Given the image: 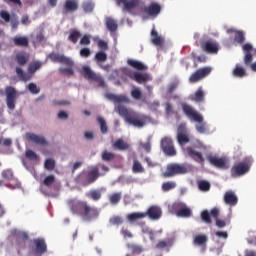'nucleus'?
<instances>
[{
	"instance_id": "1",
	"label": "nucleus",
	"mask_w": 256,
	"mask_h": 256,
	"mask_svg": "<svg viewBox=\"0 0 256 256\" xmlns=\"http://www.w3.org/2000/svg\"><path fill=\"white\" fill-rule=\"evenodd\" d=\"M143 1L141 0H116L118 7H122L123 13H129L135 15V10L140 9L142 15L147 17H157L161 13V5L156 2H152L148 6H141Z\"/></svg>"
},
{
	"instance_id": "2",
	"label": "nucleus",
	"mask_w": 256,
	"mask_h": 256,
	"mask_svg": "<svg viewBox=\"0 0 256 256\" xmlns=\"http://www.w3.org/2000/svg\"><path fill=\"white\" fill-rule=\"evenodd\" d=\"M67 205L73 215L80 217L83 221L92 222L99 218V209L90 206L86 201L70 199Z\"/></svg>"
},
{
	"instance_id": "3",
	"label": "nucleus",
	"mask_w": 256,
	"mask_h": 256,
	"mask_svg": "<svg viewBox=\"0 0 256 256\" xmlns=\"http://www.w3.org/2000/svg\"><path fill=\"white\" fill-rule=\"evenodd\" d=\"M118 113L121 117H124L125 121L129 123V125H133V127H138L139 129L143 128L144 125H147V116L139 115L136 112H129L127 107L119 104Z\"/></svg>"
},
{
	"instance_id": "4",
	"label": "nucleus",
	"mask_w": 256,
	"mask_h": 256,
	"mask_svg": "<svg viewBox=\"0 0 256 256\" xmlns=\"http://www.w3.org/2000/svg\"><path fill=\"white\" fill-rule=\"evenodd\" d=\"M182 111L190 119L191 121H195L196 123H200L196 125V129L198 133H205V124H203V116L199 112L196 111L193 106L187 104V103H182L181 104Z\"/></svg>"
},
{
	"instance_id": "5",
	"label": "nucleus",
	"mask_w": 256,
	"mask_h": 256,
	"mask_svg": "<svg viewBox=\"0 0 256 256\" xmlns=\"http://www.w3.org/2000/svg\"><path fill=\"white\" fill-rule=\"evenodd\" d=\"M43 67V62L41 61H33L28 65V73L23 72V69L21 67H16V75L20 81H23L24 83H27V81H31L33 78L34 73H37L39 69Z\"/></svg>"
},
{
	"instance_id": "6",
	"label": "nucleus",
	"mask_w": 256,
	"mask_h": 256,
	"mask_svg": "<svg viewBox=\"0 0 256 256\" xmlns=\"http://www.w3.org/2000/svg\"><path fill=\"white\" fill-rule=\"evenodd\" d=\"M251 165H253V159L251 157H246L242 162L234 164L231 168V177H243L247 175L251 170Z\"/></svg>"
},
{
	"instance_id": "7",
	"label": "nucleus",
	"mask_w": 256,
	"mask_h": 256,
	"mask_svg": "<svg viewBox=\"0 0 256 256\" xmlns=\"http://www.w3.org/2000/svg\"><path fill=\"white\" fill-rule=\"evenodd\" d=\"M191 171V166L188 164H169L166 171L163 173V177H175V175H185Z\"/></svg>"
},
{
	"instance_id": "8",
	"label": "nucleus",
	"mask_w": 256,
	"mask_h": 256,
	"mask_svg": "<svg viewBox=\"0 0 256 256\" xmlns=\"http://www.w3.org/2000/svg\"><path fill=\"white\" fill-rule=\"evenodd\" d=\"M81 75L84 77V79H87V81H94L95 83H98L99 87H106L103 76L93 72L89 66L82 67Z\"/></svg>"
},
{
	"instance_id": "9",
	"label": "nucleus",
	"mask_w": 256,
	"mask_h": 256,
	"mask_svg": "<svg viewBox=\"0 0 256 256\" xmlns=\"http://www.w3.org/2000/svg\"><path fill=\"white\" fill-rule=\"evenodd\" d=\"M160 147L168 157H175L177 155V150H175V146L173 145V140L170 137L162 138L160 142Z\"/></svg>"
},
{
	"instance_id": "10",
	"label": "nucleus",
	"mask_w": 256,
	"mask_h": 256,
	"mask_svg": "<svg viewBox=\"0 0 256 256\" xmlns=\"http://www.w3.org/2000/svg\"><path fill=\"white\" fill-rule=\"evenodd\" d=\"M48 58L52 61V63H61L62 65H66L68 67H73L75 65L71 58L57 52H51L48 55Z\"/></svg>"
},
{
	"instance_id": "11",
	"label": "nucleus",
	"mask_w": 256,
	"mask_h": 256,
	"mask_svg": "<svg viewBox=\"0 0 256 256\" xmlns=\"http://www.w3.org/2000/svg\"><path fill=\"white\" fill-rule=\"evenodd\" d=\"M211 71H213L211 67H203L198 69L196 72L191 74L189 78L190 83H199L201 79H205V77H208V75H211Z\"/></svg>"
},
{
	"instance_id": "12",
	"label": "nucleus",
	"mask_w": 256,
	"mask_h": 256,
	"mask_svg": "<svg viewBox=\"0 0 256 256\" xmlns=\"http://www.w3.org/2000/svg\"><path fill=\"white\" fill-rule=\"evenodd\" d=\"M5 93H6V105L8 109L13 111V109H15V102H16L15 99H17V91L15 90V88L8 86L5 89Z\"/></svg>"
},
{
	"instance_id": "13",
	"label": "nucleus",
	"mask_w": 256,
	"mask_h": 256,
	"mask_svg": "<svg viewBox=\"0 0 256 256\" xmlns=\"http://www.w3.org/2000/svg\"><path fill=\"white\" fill-rule=\"evenodd\" d=\"M172 209L175 210L177 217L190 218L192 215L191 209L187 208L184 203H174Z\"/></svg>"
},
{
	"instance_id": "14",
	"label": "nucleus",
	"mask_w": 256,
	"mask_h": 256,
	"mask_svg": "<svg viewBox=\"0 0 256 256\" xmlns=\"http://www.w3.org/2000/svg\"><path fill=\"white\" fill-rule=\"evenodd\" d=\"M207 160L209 161L210 164L213 165V167H216V169H229V163L225 158H219L217 156L208 155Z\"/></svg>"
},
{
	"instance_id": "15",
	"label": "nucleus",
	"mask_w": 256,
	"mask_h": 256,
	"mask_svg": "<svg viewBox=\"0 0 256 256\" xmlns=\"http://www.w3.org/2000/svg\"><path fill=\"white\" fill-rule=\"evenodd\" d=\"M207 242H209V237L206 234H198L194 236V240H192V244L195 247H201V252L204 253L206 251Z\"/></svg>"
},
{
	"instance_id": "16",
	"label": "nucleus",
	"mask_w": 256,
	"mask_h": 256,
	"mask_svg": "<svg viewBox=\"0 0 256 256\" xmlns=\"http://www.w3.org/2000/svg\"><path fill=\"white\" fill-rule=\"evenodd\" d=\"M76 11H79V2L77 0H66L62 8L63 15L75 13Z\"/></svg>"
},
{
	"instance_id": "17",
	"label": "nucleus",
	"mask_w": 256,
	"mask_h": 256,
	"mask_svg": "<svg viewBox=\"0 0 256 256\" xmlns=\"http://www.w3.org/2000/svg\"><path fill=\"white\" fill-rule=\"evenodd\" d=\"M201 47L205 53H210L211 55H217L219 53V44L215 41L208 40L202 43Z\"/></svg>"
},
{
	"instance_id": "18",
	"label": "nucleus",
	"mask_w": 256,
	"mask_h": 256,
	"mask_svg": "<svg viewBox=\"0 0 256 256\" xmlns=\"http://www.w3.org/2000/svg\"><path fill=\"white\" fill-rule=\"evenodd\" d=\"M33 244L36 247L35 252L42 255L48 251V245L42 238H36L33 240Z\"/></svg>"
},
{
	"instance_id": "19",
	"label": "nucleus",
	"mask_w": 256,
	"mask_h": 256,
	"mask_svg": "<svg viewBox=\"0 0 256 256\" xmlns=\"http://www.w3.org/2000/svg\"><path fill=\"white\" fill-rule=\"evenodd\" d=\"M144 214L148 216L151 220H158L161 218L162 211L161 208L158 206H151Z\"/></svg>"
},
{
	"instance_id": "20",
	"label": "nucleus",
	"mask_w": 256,
	"mask_h": 256,
	"mask_svg": "<svg viewBox=\"0 0 256 256\" xmlns=\"http://www.w3.org/2000/svg\"><path fill=\"white\" fill-rule=\"evenodd\" d=\"M177 141L179 145H187L190 141L189 135H187V130H185V127L183 126H179L178 128Z\"/></svg>"
},
{
	"instance_id": "21",
	"label": "nucleus",
	"mask_w": 256,
	"mask_h": 256,
	"mask_svg": "<svg viewBox=\"0 0 256 256\" xmlns=\"http://www.w3.org/2000/svg\"><path fill=\"white\" fill-rule=\"evenodd\" d=\"M26 139L28 141H31L32 143H35L36 145H47V140H45V137L39 136L34 133H27L26 134Z\"/></svg>"
},
{
	"instance_id": "22",
	"label": "nucleus",
	"mask_w": 256,
	"mask_h": 256,
	"mask_svg": "<svg viewBox=\"0 0 256 256\" xmlns=\"http://www.w3.org/2000/svg\"><path fill=\"white\" fill-rule=\"evenodd\" d=\"M106 99L113 103H130L131 100L126 95H115L113 93H107Z\"/></svg>"
},
{
	"instance_id": "23",
	"label": "nucleus",
	"mask_w": 256,
	"mask_h": 256,
	"mask_svg": "<svg viewBox=\"0 0 256 256\" xmlns=\"http://www.w3.org/2000/svg\"><path fill=\"white\" fill-rule=\"evenodd\" d=\"M127 77L132 79V81H136V83H145L147 81V77L140 72L127 71Z\"/></svg>"
},
{
	"instance_id": "24",
	"label": "nucleus",
	"mask_w": 256,
	"mask_h": 256,
	"mask_svg": "<svg viewBox=\"0 0 256 256\" xmlns=\"http://www.w3.org/2000/svg\"><path fill=\"white\" fill-rule=\"evenodd\" d=\"M96 179H99V168L97 166H94L90 171H88V185H91V183H95Z\"/></svg>"
},
{
	"instance_id": "25",
	"label": "nucleus",
	"mask_w": 256,
	"mask_h": 256,
	"mask_svg": "<svg viewBox=\"0 0 256 256\" xmlns=\"http://www.w3.org/2000/svg\"><path fill=\"white\" fill-rule=\"evenodd\" d=\"M15 47H29V38L27 36H16L13 38Z\"/></svg>"
},
{
	"instance_id": "26",
	"label": "nucleus",
	"mask_w": 256,
	"mask_h": 256,
	"mask_svg": "<svg viewBox=\"0 0 256 256\" xmlns=\"http://www.w3.org/2000/svg\"><path fill=\"white\" fill-rule=\"evenodd\" d=\"M151 36V43H153V45H156L157 47H161V45H163L164 40L163 38H161V36H159V33H157V30H155V28L152 29Z\"/></svg>"
},
{
	"instance_id": "27",
	"label": "nucleus",
	"mask_w": 256,
	"mask_h": 256,
	"mask_svg": "<svg viewBox=\"0 0 256 256\" xmlns=\"http://www.w3.org/2000/svg\"><path fill=\"white\" fill-rule=\"evenodd\" d=\"M15 61L20 65V67H23L27 65V61H29V56H27V53L25 52H19L16 54Z\"/></svg>"
},
{
	"instance_id": "28",
	"label": "nucleus",
	"mask_w": 256,
	"mask_h": 256,
	"mask_svg": "<svg viewBox=\"0 0 256 256\" xmlns=\"http://www.w3.org/2000/svg\"><path fill=\"white\" fill-rule=\"evenodd\" d=\"M192 101H195V103L205 102V91H203V88L197 89V91L194 93V96L192 97Z\"/></svg>"
},
{
	"instance_id": "29",
	"label": "nucleus",
	"mask_w": 256,
	"mask_h": 256,
	"mask_svg": "<svg viewBox=\"0 0 256 256\" xmlns=\"http://www.w3.org/2000/svg\"><path fill=\"white\" fill-rule=\"evenodd\" d=\"M127 63L130 65V67H133V69H137L138 71L147 70V66H145V64H143L141 61L129 59Z\"/></svg>"
},
{
	"instance_id": "30",
	"label": "nucleus",
	"mask_w": 256,
	"mask_h": 256,
	"mask_svg": "<svg viewBox=\"0 0 256 256\" xmlns=\"http://www.w3.org/2000/svg\"><path fill=\"white\" fill-rule=\"evenodd\" d=\"M113 148L117 149L118 151H127L129 149V144L123 139H118L113 144Z\"/></svg>"
},
{
	"instance_id": "31",
	"label": "nucleus",
	"mask_w": 256,
	"mask_h": 256,
	"mask_svg": "<svg viewBox=\"0 0 256 256\" xmlns=\"http://www.w3.org/2000/svg\"><path fill=\"white\" fill-rule=\"evenodd\" d=\"M106 27L108 31H110V33H115L119 25L117 24V21H115L113 18H106Z\"/></svg>"
},
{
	"instance_id": "32",
	"label": "nucleus",
	"mask_w": 256,
	"mask_h": 256,
	"mask_svg": "<svg viewBox=\"0 0 256 256\" xmlns=\"http://www.w3.org/2000/svg\"><path fill=\"white\" fill-rule=\"evenodd\" d=\"M232 75L234 77H238L241 79V78L245 77V75H247V71L245 70V68H243L242 66L237 64L235 66V68L233 69Z\"/></svg>"
},
{
	"instance_id": "33",
	"label": "nucleus",
	"mask_w": 256,
	"mask_h": 256,
	"mask_svg": "<svg viewBox=\"0 0 256 256\" xmlns=\"http://www.w3.org/2000/svg\"><path fill=\"white\" fill-rule=\"evenodd\" d=\"M81 37V32L79 30H70V34L68 36V41L73 43L74 45L77 44L79 38Z\"/></svg>"
},
{
	"instance_id": "34",
	"label": "nucleus",
	"mask_w": 256,
	"mask_h": 256,
	"mask_svg": "<svg viewBox=\"0 0 256 256\" xmlns=\"http://www.w3.org/2000/svg\"><path fill=\"white\" fill-rule=\"evenodd\" d=\"M146 217H147V214H145L144 212H134L127 215L126 219H128V221L134 222V221H137L138 219H144Z\"/></svg>"
},
{
	"instance_id": "35",
	"label": "nucleus",
	"mask_w": 256,
	"mask_h": 256,
	"mask_svg": "<svg viewBox=\"0 0 256 256\" xmlns=\"http://www.w3.org/2000/svg\"><path fill=\"white\" fill-rule=\"evenodd\" d=\"M97 122L100 125V131L103 135H107L109 128L107 127V121H105V118L98 116Z\"/></svg>"
},
{
	"instance_id": "36",
	"label": "nucleus",
	"mask_w": 256,
	"mask_h": 256,
	"mask_svg": "<svg viewBox=\"0 0 256 256\" xmlns=\"http://www.w3.org/2000/svg\"><path fill=\"white\" fill-rule=\"evenodd\" d=\"M224 202L228 205L234 206L237 204V196L231 193L224 195Z\"/></svg>"
},
{
	"instance_id": "37",
	"label": "nucleus",
	"mask_w": 256,
	"mask_h": 256,
	"mask_svg": "<svg viewBox=\"0 0 256 256\" xmlns=\"http://www.w3.org/2000/svg\"><path fill=\"white\" fill-rule=\"evenodd\" d=\"M133 173H145V168H143V165L139 160L134 159L133 166H132Z\"/></svg>"
},
{
	"instance_id": "38",
	"label": "nucleus",
	"mask_w": 256,
	"mask_h": 256,
	"mask_svg": "<svg viewBox=\"0 0 256 256\" xmlns=\"http://www.w3.org/2000/svg\"><path fill=\"white\" fill-rule=\"evenodd\" d=\"M198 189L206 193L211 189V183H209L207 180H200L198 181Z\"/></svg>"
},
{
	"instance_id": "39",
	"label": "nucleus",
	"mask_w": 256,
	"mask_h": 256,
	"mask_svg": "<svg viewBox=\"0 0 256 256\" xmlns=\"http://www.w3.org/2000/svg\"><path fill=\"white\" fill-rule=\"evenodd\" d=\"M109 224L112 226H121L124 224V219L120 216H113L109 219Z\"/></svg>"
},
{
	"instance_id": "40",
	"label": "nucleus",
	"mask_w": 256,
	"mask_h": 256,
	"mask_svg": "<svg viewBox=\"0 0 256 256\" xmlns=\"http://www.w3.org/2000/svg\"><path fill=\"white\" fill-rule=\"evenodd\" d=\"M234 41L235 43H239L242 45V43H245V33L243 31H236L234 35Z\"/></svg>"
},
{
	"instance_id": "41",
	"label": "nucleus",
	"mask_w": 256,
	"mask_h": 256,
	"mask_svg": "<svg viewBox=\"0 0 256 256\" xmlns=\"http://www.w3.org/2000/svg\"><path fill=\"white\" fill-rule=\"evenodd\" d=\"M200 217H201L202 222H204L205 224L210 225L212 223L211 215L208 210H203L201 212Z\"/></svg>"
},
{
	"instance_id": "42",
	"label": "nucleus",
	"mask_w": 256,
	"mask_h": 256,
	"mask_svg": "<svg viewBox=\"0 0 256 256\" xmlns=\"http://www.w3.org/2000/svg\"><path fill=\"white\" fill-rule=\"evenodd\" d=\"M55 183V175H48L42 182V185L45 187H51L52 184Z\"/></svg>"
},
{
	"instance_id": "43",
	"label": "nucleus",
	"mask_w": 256,
	"mask_h": 256,
	"mask_svg": "<svg viewBox=\"0 0 256 256\" xmlns=\"http://www.w3.org/2000/svg\"><path fill=\"white\" fill-rule=\"evenodd\" d=\"M25 156L26 159H29L30 161H37V159H39V156L33 150H26Z\"/></svg>"
},
{
	"instance_id": "44",
	"label": "nucleus",
	"mask_w": 256,
	"mask_h": 256,
	"mask_svg": "<svg viewBox=\"0 0 256 256\" xmlns=\"http://www.w3.org/2000/svg\"><path fill=\"white\" fill-rule=\"evenodd\" d=\"M95 60H96L98 63H103V62L107 61V53L102 52V51L96 53V55H95Z\"/></svg>"
},
{
	"instance_id": "45",
	"label": "nucleus",
	"mask_w": 256,
	"mask_h": 256,
	"mask_svg": "<svg viewBox=\"0 0 256 256\" xmlns=\"http://www.w3.org/2000/svg\"><path fill=\"white\" fill-rule=\"evenodd\" d=\"M59 73H61V75H67L68 77L75 75V71L69 66L68 68H59Z\"/></svg>"
},
{
	"instance_id": "46",
	"label": "nucleus",
	"mask_w": 256,
	"mask_h": 256,
	"mask_svg": "<svg viewBox=\"0 0 256 256\" xmlns=\"http://www.w3.org/2000/svg\"><path fill=\"white\" fill-rule=\"evenodd\" d=\"M131 97H133L136 101H139V99H141V97H143V93L141 92V90L139 88H134L131 91Z\"/></svg>"
},
{
	"instance_id": "47",
	"label": "nucleus",
	"mask_w": 256,
	"mask_h": 256,
	"mask_svg": "<svg viewBox=\"0 0 256 256\" xmlns=\"http://www.w3.org/2000/svg\"><path fill=\"white\" fill-rule=\"evenodd\" d=\"M45 169H47L48 171H53V169H55V160L49 158L46 159L45 164H44Z\"/></svg>"
},
{
	"instance_id": "48",
	"label": "nucleus",
	"mask_w": 256,
	"mask_h": 256,
	"mask_svg": "<svg viewBox=\"0 0 256 256\" xmlns=\"http://www.w3.org/2000/svg\"><path fill=\"white\" fill-rule=\"evenodd\" d=\"M113 159H115V155L112 152L104 151L102 153L103 161H113Z\"/></svg>"
},
{
	"instance_id": "49",
	"label": "nucleus",
	"mask_w": 256,
	"mask_h": 256,
	"mask_svg": "<svg viewBox=\"0 0 256 256\" xmlns=\"http://www.w3.org/2000/svg\"><path fill=\"white\" fill-rule=\"evenodd\" d=\"M94 8L95 6L91 2H84L82 4V9L85 11V13H91V11H93Z\"/></svg>"
},
{
	"instance_id": "50",
	"label": "nucleus",
	"mask_w": 256,
	"mask_h": 256,
	"mask_svg": "<svg viewBox=\"0 0 256 256\" xmlns=\"http://www.w3.org/2000/svg\"><path fill=\"white\" fill-rule=\"evenodd\" d=\"M177 187V184L175 182H165L162 185L163 191H171V189H175Z\"/></svg>"
},
{
	"instance_id": "51",
	"label": "nucleus",
	"mask_w": 256,
	"mask_h": 256,
	"mask_svg": "<svg viewBox=\"0 0 256 256\" xmlns=\"http://www.w3.org/2000/svg\"><path fill=\"white\" fill-rule=\"evenodd\" d=\"M185 153L186 155H188V157H190L191 159L195 158V155L198 154L199 152L196 151L195 149H193V147L188 146L185 149Z\"/></svg>"
},
{
	"instance_id": "52",
	"label": "nucleus",
	"mask_w": 256,
	"mask_h": 256,
	"mask_svg": "<svg viewBox=\"0 0 256 256\" xmlns=\"http://www.w3.org/2000/svg\"><path fill=\"white\" fill-rule=\"evenodd\" d=\"M28 91H30V93H32L33 95H37L40 89L37 87V84L30 83L28 84Z\"/></svg>"
},
{
	"instance_id": "53",
	"label": "nucleus",
	"mask_w": 256,
	"mask_h": 256,
	"mask_svg": "<svg viewBox=\"0 0 256 256\" xmlns=\"http://www.w3.org/2000/svg\"><path fill=\"white\" fill-rule=\"evenodd\" d=\"M0 17L5 21V23H9V21H11V15L5 10L0 11Z\"/></svg>"
},
{
	"instance_id": "54",
	"label": "nucleus",
	"mask_w": 256,
	"mask_h": 256,
	"mask_svg": "<svg viewBox=\"0 0 256 256\" xmlns=\"http://www.w3.org/2000/svg\"><path fill=\"white\" fill-rule=\"evenodd\" d=\"M192 159L193 161H196V163H200V165H203V163H205V158H203V154L201 152L196 153L194 158Z\"/></svg>"
},
{
	"instance_id": "55",
	"label": "nucleus",
	"mask_w": 256,
	"mask_h": 256,
	"mask_svg": "<svg viewBox=\"0 0 256 256\" xmlns=\"http://www.w3.org/2000/svg\"><path fill=\"white\" fill-rule=\"evenodd\" d=\"M172 243L170 241H159L158 244H156V249H165L167 247H171Z\"/></svg>"
},
{
	"instance_id": "56",
	"label": "nucleus",
	"mask_w": 256,
	"mask_h": 256,
	"mask_svg": "<svg viewBox=\"0 0 256 256\" xmlns=\"http://www.w3.org/2000/svg\"><path fill=\"white\" fill-rule=\"evenodd\" d=\"M3 179H6V181H11L13 179V171L11 170H4L2 172Z\"/></svg>"
},
{
	"instance_id": "57",
	"label": "nucleus",
	"mask_w": 256,
	"mask_h": 256,
	"mask_svg": "<svg viewBox=\"0 0 256 256\" xmlns=\"http://www.w3.org/2000/svg\"><path fill=\"white\" fill-rule=\"evenodd\" d=\"M244 63L245 65H251V63H253V54H251V52H246Z\"/></svg>"
},
{
	"instance_id": "58",
	"label": "nucleus",
	"mask_w": 256,
	"mask_h": 256,
	"mask_svg": "<svg viewBox=\"0 0 256 256\" xmlns=\"http://www.w3.org/2000/svg\"><path fill=\"white\" fill-rule=\"evenodd\" d=\"M129 248H131L132 253L137 254V255L143 251L141 246L135 245V244L129 245Z\"/></svg>"
},
{
	"instance_id": "59",
	"label": "nucleus",
	"mask_w": 256,
	"mask_h": 256,
	"mask_svg": "<svg viewBox=\"0 0 256 256\" xmlns=\"http://www.w3.org/2000/svg\"><path fill=\"white\" fill-rule=\"evenodd\" d=\"M80 57H84L85 59H87V57H91V49L82 48L80 50Z\"/></svg>"
},
{
	"instance_id": "60",
	"label": "nucleus",
	"mask_w": 256,
	"mask_h": 256,
	"mask_svg": "<svg viewBox=\"0 0 256 256\" xmlns=\"http://www.w3.org/2000/svg\"><path fill=\"white\" fill-rule=\"evenodd\" d=\"M80 45H91V36L84 35L80 40Z\"/></svg>"
},
{
	"instance_id": "61",
	"label": "nucleus",
	"mask_w": 256,
	"mask_h": 256,
	"mask_svg": "<svg viewBox=\"0 0 256 256\" xmlns=\"http://www.w3.org/2000/svg\"><path fill=\"white\" fill-rule=\"evenodd\" d=\"M29 236L25 232H21L17 234V242H26Z\"/></svg>"
},
{
	"instance_id": "62",
	"label": "nucleus",
	"mask_w": 256,
	"mask_h": 256,
	"mask_svg": "<svg viewBox=\"0 0 256 256\" xmlns=\"http://www.w3.org/2000/svg\"><path fill=\"white\" fill-rule=\"evenodd\" d=\"M6 187H9V189H18L19 191H23V188L21 187V183L14 181L13 184H8Z\"/></svg>"
},
{
	"instance_id": "63",
	"label": "nucleus",
	"mask_w": 256,
	"mask_h": 256,
	"mask_svg": "<svg viewBox=\"0 0 256 256\" xmlns=\"http://www.w3.org/2000/svg\"><path fill=\"white\" fill-rule=\"evenodd\" d=\"M120 200L121 196L119 194H113L112 196H110V203H112L113 205L119 203Z\"/></svg>"
},
{
	"instance_id": "64",
	"label": "nucleus",
	"mask_w": 256,
	"mask_h": 256,
	"mask_svg": "<svg viewBox=\"0 0 256 256\" xmlns=\"http://www.w3.org/2000/svg\"><path fill=\"white\" fill-rule=\"evenodd\" d=\"M10 25L12 29H17V27H19V20L16 16L10 19Z\"/></svg>"
}]
</instances>
